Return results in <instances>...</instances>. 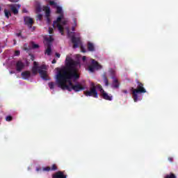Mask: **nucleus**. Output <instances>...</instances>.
Here are the masks:
<instances>
[{"label": "nucleus", "instance_id": "30", "mask_svg": "<svg viewBox=\"0 0 178 178\" xmlns=\"http://www.w3.org/2000/svg\"><path fill=\"white\" fill-rule=\"evenodd\" d=\"M50 170H52V171L58 170V166H56V164H53Z\"/></svg>", "mask_w": 178, "mask_h": 178}, {"label": "nucleus", "instance_id": "40", "mask_svg": "<svg viewBox=\"0 0 178 178\" xmlns=\"http://www.w3.org/2000/svg\"><path fill=\"white\" fill-rule=\"evenodd\" d=\"M10 2H13L14 3H16L17 2H19L20 0H8Z\"/></svg>", "mask_w": 178, "mask_h": 178}, {"label": "nucleus", "instance_id": "20", "mask_svg": "<svg viewBox=\"0 0 178 178\" xmlns=\"http://www.w3.org/2000/svg\"><path fill=\"white\" fill-rule=\"evenodd\" d=\"M103 79L105 86L108 87V86H109V81L108 80V77H106V74H103Z\"/></svg>", "mask_w": 178, "mask_h": 178}, {"label": "nucleus", "instance_id": "37", "mask_svg": "<svg viewBox=\"0 0 178 178\" xmlns=\"http://www.w3.org/2000/svg\"><path fill=\"white\" fill-rule=\"evenodd\" d=\"M38 20H42V14L38 15Z\"/></svg>", "mask_w": 178, "mask_h": 178}, {"label": "nucleus", "instance_id": "15", "mask_svg": "<svg viewBox=\"0 0 178 178\" xmlns=\"http://www.w3.org/2000/svg\"><path fill=\"white\" fill-rule=\"evenodd\" d=\"M103 99H106V101H112V96H109L106 92H104L101 94Z\"/></svg>", "mask_w": 178, "mask_h": 178}, {"label": "nucleus", "instance_id": "28", "mask_svg": "<svg viewBox=\"0 0 178 178\" xmlns=\"http://www.w3.org/2000/svg\"><path fill=\"white\" fill-rule=\"evenodd\" d=\"M17 37H21L22 40H26V37L22 35V31L19 33H16Z\"/></svg>", "mask_w": 178, "mask_h": 178}, {"label": "nucleus", "instance_id": "39", "mask_svg": "<svg viewBox=\"0 0 178 178\" xmlns=\"http://www.w3.org/2000/svg\"><path fill=\"white\" fill-rule=\"evenodd\" d=\"M33 67H38V63L37 62L34 61V62H33Z\"/></svg>", "mask_w": 178, "mask_h": 178}, {"label": "nucleus", "instance_id": "16", "mask_svg": "<svg viewBox=\"0 0 178 178\" xmlns=\"http://www.w3.org/2000/svg\"><path fill=\"white\" fill-rule=\"evenodd\" d=\"M88 51L90 52H94L95 51V46L91 42H88Z\"/></svg>", "mask_w": 178, "mask_h": 178}, {"label": "nucleus", "instance_id": "54", "mask_svg": "<svg viewBox=\"0 0 178 178\" xmlns=\"http://www.w3.org/2000/svg\"><path fill=\"white\" fill-rule=\"evenodd\" d=\"M33 30H35V28H34V27L33 28Z\"/></svg>", "mask_w": 178, "mask_h": 178}, {"label": "nucleus", "instance_id": "2", "mask_svg": "<svg viewBox=\"0 0 178 178\" xmlns=\"http://www.w3.org/2000/svg\"><path fill=\"white\" fill-rule=\"evenodd\" d=\"M137 88L132 90V95L134 102H137L138 101V94H145L147 92V90L144 88V84L140 82L138 80H136Z\"/></svg>", "mask_w": 178, "mask_h": 178}, {"label": "nucleus", "instance_id": "24", "mask_svg": "<svg viewBox=\"0 0 178 178\" xmlns=\"http://www.w3.org/2000/svg\"><path fill=\"white\" fill-rule=\"evenodd\" d=\"M165 178H177V177L175 174L171 172L169 175H165Z\"/></svg>", "mask_w": 178, "mask_h": 178}, {"label": "nucleus", "instance_id": "49", "mask_svg": "<svg viewBox=\"0 0 178 178\" xmlns=\"http://www.w3.org/2000/svg\"><path fill=\"white\" fill-rule=\"evenodd\" d=\"M81 49H82V52H86V50H84V48L83 47H81Z\"/></svg>", "mask_w": 178, "mask_h": 178}, {"label": "nucleus", "instance_id": "1", "mask_svg": "<svg viewBox=\"0 0 178 178\" xmlns=\"http://www.w3.org/2000/svg\"><path fill=\"white\" fill-rule=\"evenodd\" d=\"M81 67L80 61L74 60L71 58L67 57L65 59V67L58 72L56 74V83L61 90H67V91H84L86 87L79 83L73 84V81H77L80 79V73L79 69Z\"/></svg>", "mask_w": 178, "mask_h": 178}, {"label": "nucleus", "instance_id": "17", "mask_svg": "<svg viewBox=\"0 0 178 178\" xmlns=\"http://www.w3.org/2000/svg\"><path fill=\"white\" fill-rule=\"evenodd\" d=\"M47 45L46 54H47L48 56H51L52 52V44L48 43Z\"/></svg>", "mask_w": 178, "mask_h": 178}, {"label": "nucleus", "instance_id": "7", "mask_svg": "<svg viewBox=\"0 0 178 178\" xmlns=\"http://www.w3.org/2000/svg\"><path fill=\"white\" fill-rule=\"evenodd\" d=\"M71 40L73 44V48H79V44H81V40H80V38H76V36L72 35L71 38Z\"/></svg>", "mask_w": 178, "mask_h": 178}, {"label": "nucleus", "instance_id": "29", "mask_svg": "<svg viewBox=\"0 0 178 178\" xmlns=\"http://www.w3.org/2000/svg\"><path fill=\"white\" fill-rule=\"evenodd\" d=\"M6 122H12V120H13V118L10 115H8L6 118Z\"/></svg>", "mask_w": 178, "mask_h": 178}, {"label": "nucleus", "instance_id": "12", "mask_svg": "<svg viewBox=\"0 0 178 178\" xmlns=\"http://www.w3.org/2000/svg\"><path fill=\"white\" fill-rule=\"evenodd\" d=\"M21 76L24 80H29L33 74H31V72L30 71H24L22 72Z\"/></svg>", "mask_w": 178, "mask_h": 178}, {"label": "nucleus", "instance_id": "6", "mask_svg": "<svg viewBox=\"0 0 178 178\" xmlns=\"http://www.w3.org/2000/svg\"><path fill=\"white\" fill-rule=\"evenodd\" d=\"M24 24L28 26L29 29H31L34 24V20L30 17H24Z\"/></svg>", "mask_w": 178, "mask_h": 178}, {"label": "nucleus", "instance_id": "44", "mask_svg": "<svg viewBox=\"0 0 178 178\" xmlns=\"http://www.w3.org/2000/svg\"><path fill=\"white\" fill-rule=\"evenodd\" d=\"M22 12H23V13H27L29 11H27V9L24 8V9L22 10Z\"/></svg>", "mask_w": 178, "mask_h": 178}, {"label": "nucleus", "instance_id": "51", "mask_svg": "<svg viewBox=\"0 0 178 178\" xmlns=\"http://www.w3.org/2000/svg\"><path fill=\"white\" fill-rule=\"evenodd\" d=\"M46 2H49L51 0H45Z\"/></svg>", "mask_w": 178, "mask_h": 178}, {"label": "nucleus", "instance_id": "50", "mask_svg": "<svg viewBox=\"0 0 178 178\" xmlns=\"http://www.w3.org/2000/svg\"><path fill=\"white\" fill-rule=\"evenodd\" d=\"M24 50H25V51H29V49H28L27 47H25V48H24Z\"/></svg>", "mask_w": 178, "mask_h": 178}, {"label": "nucleus", "instance_id": "38", "mask_svg": "<svg viewBox=\"0 0 178 178\" xmlns=\"http://www.w3.org/2000/svg\"><path fill=\"white\" fill-rule=\"evenodd\" d=\"M61 24L63 26H65V24H67V20H63V21H61Z\"/></svg>", "mask_w": 178, "mask_h": 178}, {"label": "nucleus", "instance_id": "27", "mask_svg": "<svg viewBox=\"0 0 178 178\" xmlns=\"http://www.w3.org/2000/svg\"><path fill=\"white\" fill-rule=\"evenodd\" d=\"M32 48L33 49H37L38 48H40V45L35 44L33 42H32Z\"/></svg>", "mask_w": 178, "mask_h": 178}, {"label": "nucleus", "instance_id": "32", "mask_svg": "<svg viewBox=\"0 0 178 178\" xmlns=\"http://www.w3.org/2000/svg\"><path fill=\"white\" fill-rule=\"evenodd\" d=\"M49 3L51 5V6H56V3L54 1H49Z\"/></svg>", "mask_w": 178, "mask_h": 178}, {"label": "nucleus", "instance_id": "26", "mask_svg": "<svg viewBox=\"0 0 178 178\" xmlns=\"http://www.w3.org/2000/svg\"><path fill=\"white\" fill-rule=\"evenodd\" d=\"M49 87L50 90H54L55 88V83L54 82H49Z\"/></svg>", "mask_w": 178, "mask_h": 178}, {"label": "nucleus", "instance_id": "4", "mask_svg": "<svg viewBox=\"0 0 178 178\" xmlns=\"http://www.w3.org/2000/svg\"><path fill=\"white\" fill-rule=\"evenodd\" d=\"M63 19V14H60V16H58L56 21L53 22V27L56 29L57 27L58 30L60 33L62 35H63V26H62L61 24H60V22H62V19Z\"/></svg>", "mask_w": 178, "mask_h": 178}, {"label": "nucleus", "instance_id": "23", "mask_svg": "<svg viewBox=\"0 0 178 178\" xmlns=\"http://www.w3.org/2000/svg\"><path fill=\"white\" fill-rule=\"evenodd\" d=\"M56 13H58V15H63V13H62V7L60 6L56 7Z\"/></svg>", "mask_w": 178, "mask_h": 178}, {"label": "nucleus", "instance_id": "45", "mask_svg": "<svg viewBox=\"0 0 178 178\" xmlns=\"http://www.w3.org/2000/svg\"><path fill=\"white\" fill-rule=\"evenodd\" d=\"M56 56L57 58H60V54L59 53H56Z\"/></svg>", "mask_w": 178, "mask_h": 178}, {"label": "nucleus", "instance_id": "3", "mask_svg": "<svg viewBox=\"0 0 178 178\" xmlns=\"http://www.w3.org/2000/svg\"><path fill=\"white\" fill-rule=\"evenodd\" d=\"M84 95H86V97H93L94 98H98V92L97 91V87H95V83H90V90L84 92Z\"/></svg>", "mask_w": 178, "mask_h": 178}, {"label": "nucleus", "instance_id": "14", "mask_svg": "<svg viewBox=\"0 0 178 178\" xmlns=\"http://www.w3.org/2000/svg\"><path fill=\"white\" fill-rule=\"evenodd\" d=\"M38 72L40 74V76L43 80H48L47 77H48V75H47V72L44 69H39Z\"/></svg>", "mask_w": 178, "mask_h": 178}, {"label": "nucleus", "instance_id": "18", "mask_svg": "<svg viewBox=\"0 0 178 178\" xmlns=\"http://www.w3.org/2000/svg\"><path fill=\"white\" fill-rule=\"evenodd\" d=\"M112 79H113V88H119V86H120L119 83V81L118 80V79L115 78V77H112Z\"/></svg>", "mask_w": 178, "mask_h": 178}, {"label": "nucleus", "instance_id": "42", "mask_svg": "<svg viewBox=\"0 0 178 178\" xmlns=\"http://www.w3.org/2000/svg\"><path fill=\"white\" fill-rule=\"evenodd\" d=\"M82 60H83V62H86V60H87V57H86V56H83L82 57Z\"/></svg>", "mask_w": 178, "mask_h": 178}, {"label": "nucleus", "instance_id": "43", "mask_svg": "<svg viewBox=\"0 0 178 178\" xmlns=\"http://www.w3.org/2000/svg\"><path fill=\"white\" fill-rule=\"evenodd\" d=\"M168 161L171 163L173 162V157H168Z\"/></svg>", "mask_w": 178, "mask_h": 178}, {"label": "nucleus", "instance_id": "46", "mask_svg": "<svg viewBox=\"0 0 178 178\" xmlns=\"http://www.w3.org/2000/svg\"><path fill=\"white\" fill-rule=\"evenodd\" d=\"M122 92H123L124 94H127V90H122Z\"/></svg>", "mask_w": 178, "mask_h": 178}, {"label": "nucleus", "instance_id": "9", "mask_svg": "<svg viewBox=\"0 0 178 178\" xmlns=\"http://www.w3.org/2000/svg\"><path fill=\"white\" fill-rule=\"evenodd\" d=\"M52 178H67V175H65V171H58L52 175Z\"/></svg>", "mask_w": 178, "mask_h": 178}, {"label": "nucleus", "instance_id": "55", "mask_svg": "<svg viewBox=\"0 0 178 178\" xmlns=\"http://www.w3.org/2000/svg\"><path fill=\"white\" fill-rule=\"evenodd\" d=\"M0 10H1V7H0Z\"/></svg>", "mask_w": 178, "mask_h": 178}, {"label": "nucleus", "instance_id": "5", "mask_svg": "<svg viewBox=\"0 0 178 178\" xmlns=\"http://www.w3.org/2000/svg\"><path fill=\"white\" fill-rule=\"evenodd\" d=\"M99 69H102V65H101L97 60L92 59V63L88 66V70L94 72L95 70H99Z\"/></svg>", "mask_w": 178, "mask_h": 178}, {"label": "nucleus", "instance_id": "22", "mask_svg": "<svg viewBox=\"0 0 178 178\" xmlns=\"http://www.w3.org/2000/svg\"><path fill=\"white\" fill-rule=\"evenodd\" d=\"M95 87H96V88H97V90H99L100 94L105 92V90L102 88V86H101L100 84H97V86H95Z\"/></svg>", "mask_w": 178, "mask_h": 178}, {"label": "nucleus", "instance_id": "11", "mask_svg": "<svg viewBox=\"0 0 178 178\" xmlns=\"http://www.w3.org/2000/svg\"><path fill=\"white\" fill-rule=\"evenodd\" d=\"M15 67L17 72H22V70L24 69V63L22 62L21 60L17 61Z\"/></svg>", "mask_w": 178, "mask_h": 178}, {"label": "nucleus", "instance_id": "25", "mask_svg": "<svg viewBox=\"0 0 178 178\" xmlns=\"http://www.w3.org/2000/svg\"><path fill=\"white\" fill-rule=\"evenodd\" d=\"M46 41H47L46 45H47V44H52V41H54V38H52L50 36L49 38L46 39Z\"/></svg>", "mask_w": 178, "mask_h": 178}, {"label": "nucleus", "instance_id": "33", "mask_svg": "<svg viewBox=\"0 0 178 178\" xmlns=\"http://www.w3.org/2000/svg\"><path fill=\"white\" fill-rule=\"evenodd\" d=\"M73 22H74V26H75V27H77V18H74Z\"/></svg>", "mask_w": 178, "mask_h": 178}, {"label": "nucleus", "instance_id": "31", "mask_svg": "<svg viewBox=\"0 0 178 178\" xmlns=\"http://www.w3.org/2000/svg\"><path fill=\"white\" fill-rule=\"evenodd\" d=\"M50 170H51V167L49 166L43 168V172H50Z\"/></svg>", "mask_w": 178, "mask_h": 178}, {"label": "nucleus", "instance_id": "36", "mask_svg": "<svg viewBox=\"0 0 178 178\" xmlns=\"http://www.w3.org/2000/svg\"><path fill=\"white\" fill-rule=\"evenodd\" d=\"M41 10H42V8H41L40 6H37L36 7V11L37 12L40 13V12H41Z\"/></svg>", "mask_w": 178, "mask_h": 178}, {"label": "nucleus", "instance_id": "21", "mask_svg": "<svg viewBox=\"0 0 178 178\" xmlns=\"http://www.w3.org/2000/svg\"><path fill=\"white\" fill-rule=\"evenodd\" d=\"M4 15L6 16V17H7V19H9L10 16H12V13H10V11H9V10H4Z\"/></svg>", "mask_w": 178, "mask_h": 178}, {"label": "nucleus", "instance_id": "13", "mask_svg": "<svg viewBox=\"0 0 178 178\" xmlns=\"http://www.w3.org/2000/svg\"><path fill=\"white\" fill-rule=\"evenodd\" d=\"M38 72L40 74V76L43 80H48L47 77H48V75H47V72L44 69H39Z\"/></svg>", "mask_w": 178, "mask_h": 178}, {"label": "nucleus", "instance_id": "41", "mask_svg": "<svg viewBox=\"0 0 178 178\" xmlns=\"http://www.w3.org/2000/svg\"><path fill=\"white\" fill-rule=\"evenodd\" d=\"M46 19H47V23H51V18H49V17H46Z\"/></svg>", "mask_w": 178, "mask_h": 178}, {"label": "nucleus", "instance_id": "52", "mask_svg": "<svg viewBox=\"0 0 178 178\" xmlns=\"http://www.w3.org/2000/svg\"><path fill=\"white\" fill-rule=\"evenodd\" d=\"M37 170V172H39L40 169L37 168V170Z\"/></svg>", "mask_w": 178, "mask_h": 178}, {"label": "nucleus", "instance_id": "34", "mask_svg": "<svg viewBox=\"0 0 178 178\" xmlns=\"http://www.w3.org/2000/svg\"><path fill=\"white\" fill-rule=\"evenodd\" d=\"M49 33L54 34V29H52L51 27H49Z\"/></svg>", "mask_w": 178, "mask_h": 178}, {"label": "nucleus", "instance_id": "10", "mask_svg": "<svg viewBox=\"0 0 178 178\" xmlns=\"http://www.w3.org/2000/svg\"><path fill=\"white\" fill-rule=\"evenodd\" d=\"M40 69H43V70H47V65H42L40 67H32V73L33 74V76H35L38 74V70H40Z\"/></svg>", "mask_w": 178, "mask_h": 178}, {"label": "nucleus", "instance_id": "53", "mask_svg": "<svg viewBox=\"0 0 178 178\" xmlns=\"http://www.w3.org/2000/svg\"><path fill=\"white\" fill-rule=\"evenodd\" d=\"M13 74V72L11 71V72H10V74Z\"/></svg>", "mask_w": 178, "mask_h": 178}, {"label": "nucleus", "instance_id": "48", "mask_svg": "<svg viewBox=\"0 0 178 178\" xmlns=\"http://www.w3.org/2000/svg\"><path fill=\"white\" fill-rule=\"evenodd\" d=\"M51 63L53 64L56 63V60L55 59H53V60L51 61Z\"/></svg>", "mask_w": 178, "mask_h": 178}, {"label": "nucleus", "instance_id": "47", "mask_svg": "<svg viewBox=\"0 0 178 178\" xmlns=\"http://www.w3.org/2000/svg\"><path fill=\"white\" fill-rule=\"evenodd\" d=\"M72 31H76V26H72Z\"/></svg>", "mask_w": 178, "mask_h": 178}, {"label": "nucleus", "instance_id": "19", "mask_svg": "<svg viewBox=\"0 0 178 178\" xmlns=\"http://www.w3.org/2000/svg\"><path fill=\"white\" fill-rule=\"evenodd\" d=\"M44 9L45 10L46 17H49L51 16V9L48 6H44Z\"/></svg>", "mask_w": 178, "mask_h": 178}, {"label": "nucleus", "instance_id": "8", "mask_svg": "<svg viewBox=\"0 0 178 178\" xmlns=\"http://www.w3.org/2000/svg\"><path fill=\"white\" fill-rule=\"evenodd\" d=\"M9 7L14 15H17L19 13L18 9L20 8V4H10Z\"/></svg>", "mask_w": 178, "mask_h": 178}, {"label": "nucleus", "instance_id": "35", "mask_svg": "<svg viewBox=\"0 0 178 178\" xmlns=\"http://www.w3.org/2000/svg\"><path fill=\"white\" fill-rule=\"evenodd\" d=\"M20 55V51L17 50L15 51V56H19Z\"/></svg>", "mask_w": 178, "mask_h": 178}]
</instances>
